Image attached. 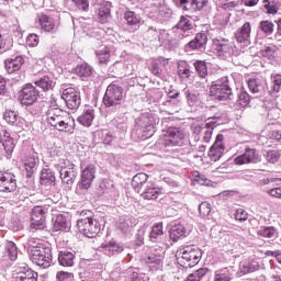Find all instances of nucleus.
<instances>
[{
    "label": "nucleus",
    "mask_w": 281,
    "mask_h": 281,
    "mask_svg": "<svg viewBox=\"0 0 281 281\" xmlns=\"http://www.w3.org/2000/svg\"><path fill=\"white\" fill-rule=\"evenodd\" d=\"M46 122L56 131L63 133H74V117L67 112L58 108V105H50L46 111Z\"/></svg>",
    "instance_id": "1"
},
{
    "label": "nucleus",
    "mask_w": 281,
    "mask_h": 281,
    "mask_svg": "<svg viewBox=\"0 0 281 281\" xmlns=\"http://www.w3.org/2000/svg\"><path fill=\"white\" fill-rule=\"evenodd\" d=\"M150 183L148 181V175L144 172H139L132 179V188L137 192V194H140L143 190Z\"/></svg>",
    "instance_id": "17"
},
{
    "label": "nucleus",
    "mask_w": 281,
    "mask_h": 281,
    "mask_svg": "<svg viewBox=\"0 0 281 281\" xmlns=\"http://www.w3.org/2000/svg\"><path fill=\"white\" fill-rule=\"evenodd\" d=\"M61 98L66 102L68 109L76 111L80 106V93L75 88H66L61 92Z\"/></svg>",
    "instance_id": "11"
},
{
    "label": "nucleus",
    "mask_w": 281,
    "mask_h": 281,
    "mask_svg": "<svg viewBox=\"0 0 281 281\" xmlns=\"http://www.w3.org/2000/svg\"><path fill=\"white\" fill-rule=\"evenodd\" d=\"M16 178L10 172H0V192H14Z\"/></svg>",
    "instance_id": "16"
},
{
    "label": "nucleus",
    "mask_w": 281,
    "mask_h": 281,
    "mask_svg": "<svg viewBox=\"0 0 281 281\" xmlns=\"http://www.w3.org/2000/svg\"><path fill=\"white\" fill-rule=\"evenodd\" d=\"M161 65L166 67L168 65V59L164 57H158L157 59H154L150 65V71L153 76H156L157 78H161V75L164 74V70L161 69Z\"/></svg>",
    "instance_id": "26"
},
{
    "label": "nucleus",
    "mask_w": 281,
    "mask_h": 281,
    "mask_svg": "<svg viewBox=\"0 0 281 281\" xmlns=\"http://www.w3.org/2000/svg\"><path fill=\"white\" fill-rule=\"evenodd\" d=\"M16 281H38V273L27 268L26 271L19 272Z\"/></svg>",
    "instance_id": "37"
},
{
    "label": "nucleus",
    "mask_w": 281,
    "mask_h": 281,
    "mask_svg": "<svg viewBox=\"0 0 281 281\" xmlns=\"http://www.w3.org/2000/svg\"><path fill=\"white\" fill-rule=\"evenodd\" d=\"M3 148L7 153V155H12V151L14 150V138L10 136V133L4 132L3 138H1Z\"/></svg>",
    "instance_id": "40"
},
{
    "label": "nucleus",
    "mask_w": 281,
    "mask_h": 281,
    "mask_svg": "<svg viewBox=\"0 0 281 281\" xmlns=\"http://www.w3.org/2000/svg\"><path fill=\"white\" fill-rule=\"evenodd\" d=\"M25 44L29 47H36V45H38V37H36V36H26L25 37Z\"/></svg>",
    "instance_id": "64"
},
{
    "label": "nucleus",
    "mask_w": 281,
    "mask_h": 281,
    "mask_svg": "<svg viewBox=\"0 0 281 281\" xmlns=\"http://www.w3.org/2000/svg\"><path fill=\"white\" fill-rule=\"evenodd\" d=\"M210 94L213 100H218V102L232 100V98H234V93L232 92V87L229 86V79L227 77H222L221 79L214 81L210 88Z\"/></svg>",
    "instance_id": "3"
},
{
    "label": "nucleus",
    "mask_w": 281,
    "mask_h": 281,
    "mask_svg": "<svg viewBox=\"0 0 281 281\" xmlns=\"http://www.w3.org/2000/svg\"><path fill=\"white\" fill-rule=\"evenodd\" d=\"M76 256L71 251H60L58 255V262L61 267H71L74 265Z\"/></svg>",
    "instance_id": "33"
},
{
    "label": "nucleus",
    "mask_w": 281,
    "mask_h": 281,
    "mask_svg": "<svg viewBox=\"0 0 281 281\" xmlns=\"http://www.w3.org/2000/svg\"><path fill=\"white\" fill-rule=\"evenodd\" d=\"M247 85L250 93H262L265 91V85L261 79L249 78Z\"/></svg>",
    "instance_id": "35"
},
{
    "label": "nucleus",
    "mask_w": 281,
    "mask_h": 281,
    "mask_svg": "<svg viewBox=\"0 0 281 281\" xmlns=\"http://www.w3.org/2000/svg\"><path fill=\"white\" fill-rule=\"evenodd\" d=\"M178 76L181 80H187L192 76V71L190 70V66L188 64L178 67Z\"/></svg>",
    "instance_id": "51"
},
{
    "label": "nucleus",
    "mask_w": 281,
    "mask_h": 281,
    "mask_svg": "<svg viewBox=\"0 0 281 281\" xmlns=\"http://www.w3.org/2000/svg\"><path fill=\"white\" fill-rule=\"evenodd\" d=\"M40 182L41 186H56V173L52 169H43Z\"/></svg>",
    "instance_id": "28"
},
{
    "label": "nucleus",
    "mask_w": 281,
    "mask_h": 281,
    "mask_svg": "<svg viewBox=\"0 0 281 281\" xmlns=\"http://www.w3.org/2000/svg\"><path fill=\"white\" fill-rule=\"evenodd\" d=\"M193 67L201 78H206L207 77V64L204 60H196L193 64Z\"/></svg>",
    "instance_id": "46"
},
{
    "label": "nucleus",
    "mask_w": 281,
    "mask_h": 281,
    "mask_svg": "<svg viewBox=\"0 0 281 281\" xmlns=\"http://www.w3.org/2000/svg\"><path fill=\"white\" fill-rule=\"evenodd\" d=\"M3 120H5L8 124L16 125V122H19V114L12 110H7L3 114Z\"/></svg>",
    "instance_id": "49"
},
{
    "label": "nucleus",
    "mask_w": 281,
    "mask_h": 281,
    "mask_svg": "<svg viewBox=\"0 0 281 281\" xmlns=\"http://www.w3.org/2000/svg\"><path fill=\"white\" fill-rule=\"evenodd\" d=\"M24 168L26 170V177H32L36 172L38 166V157L36 156H26L23 159Z\"/></svg>",
    "instance_id": "22"
},
{
    "label": "nucleus",
    "mask_w": 281,
    "mask_h": 281,
    "mask_svg": "<svg viewBox=\"0 0 281 281\" xmlns=\"http://www.w3.org/2000/svg\"><path fill=\"white\" fill-rule=\"evenodd\" d=\"M34 85H35V87H38L40 89H43L44 91H52V89H54V86L56 83L48 76H44V77L40 78L38 80H35Z\"/></svg>",
    "instance_id": "34"
},
{
    "label": "nucleus",
    "mask_w": 281,
    "mask_h": 281,
    "mask_svg": "<svg viewBox=\"0 0 281 281\" xmlns=\"http://www.w3.org/2000/svg\"><path fill=\"white\" fill-rule=\"evenodd\" d=\"M124 100V89L121 86L115 83H111L108 86L104 97H103V104L104 106H117L122 104Z\"/></svg>",
    "instance_id": "7"
},
{
    "label": "nucleus",
    "mask_w": 281,
    "mask_h": 281,
    "mask_svg": "<svg viewBox=\"0 0 281 281\" xmlns=\"http://www.w3.org/2000/svg\"><path fill=\"white\" fill-rule=\"evenodd\" d=\"M100 23H106L111 19V2L104 1L101 3L98 12Z\"/></svg>",
    "instance_id": "29"
},
{
    "label": "nucleus",
    "mask_w": 281,
    "mask_h": 281,
    "mask_svg": "<svg viewBox=\"0 0 281 281\" xmlns=\"http://www.w3.org/2000/svg\"><path fill=\"white\" fill-rule=\"evenodd\" d=\"M266 159L269 164H278L280 161V151L277 149H270L266 153Z\"/></svg>",
    "instance_id": "50"
},
{
    "label": "nucleus",
    "mask_w": 281,
    "mask_h": 281,
    "mask_svg": "<svg viewBox=\"0 0 281 281\" xmlns=\"http://www.w3.org/2000/svg\"><path fill=\"white\" fill-rule=\"evenodd\" d=\"M53 229H55V232L69 229V223L64 214H58L53 218Z\"/></svg>",
    "instance_id": "31"
},
{
    "label": "nucleus",
    "mask_w": 281,
    "mask_h": 281,
    "mask_svg": "<svg viewBox=\"0 0 281 281\" xmlns=\"http://www.w3.org/2000/svg\"><path fill=\"white\" fill-rule=\"evenodd\" d=\"M75 72L79 78H89L93 74V68L88 64H81L76 67Z\"/></svg>",
    "instance_id": "39"
},
{
    "label": "nucleus",
    "mask_w": 281,
    "mask_h": 281,
    "mask_svg": "<svg viewBox=\"0 0 281 281\" xmlns=\"http://www.w3.org/2000/svg\"><path fill=\"white\" fill-rule=\"evenodd\" d=\"M210 273L207 268H200L199 270L190 273L186 281H200L202 278H205Z\"/></svg>",
    "instance_id": "44"
},
{
    "label": "nucleus",
    "mask_w": 281,
    "mask_h": 281,
    "mask_svg": "<svg viewBox=\"0 0 281 281\" xmlns=\"http://www.w3.org/2000/svg\"><path fill=\"white\" fill-rule=\"evenodd\" d=\"M160 236H164V224L158 223L151 227L149 233V240L151 243H157Z\"/></svg>",
    "instance_id": "41"
},
{
    "label": "nucleus",
    "mask_w": 281,
    "mask_h": 281,
    "mask_svg": "<svg viewBox=\"0 0 281 281\" xmlns=\"http://www.w3.org/2000/svg\"><path fill=\"white\" fill-rule=\"evenodd\" d=\"M190 20L186 16H181L180 21L177 24V29L181 30L182 32H188L190 30Z\"/></svg>",
    "instance_id": "57"
},
{
    "label": "nucleus",
    "mask_w": 281,
    "mask_h": 281,
    "mask_svg": "<svg viewBox=\"0 0 281 281\" xmlns=\"http://www.w3.org/2000/svg\"><path fill=\"white\" fill-rule=\"evenodd\" d=\"M207 3H210L209 0H192L191 1V5L193 8V10L201 12V10H203V8H207Z\"/></svg>",
    "instance_id": "55"
},
{
    "label": "nucleus",
    "mask_w": 281,
    "mask_h": 281,
    "mask_svg": "<svg viewBox=\"0 0 281 281\" xmlns=\"http://www.w3.org/2000/svg\"><path fill=\"white\" fill-rule=\"evenodd\" d=\"M258 270V266L251 263V262H244L240 265V271L241 273L247 274V273H254V271Z\"/></svg>",
    "instance_id": "54"
},
{
    "label": "nucleus",
    "mask_w": 281,
    "mask_h": 281,
    "mask_svg": "<svg viewBox=\"0 0 281 281\" xmlns=\"http://www.w3.org/2000/svg\"><path fill=\"white\" fill-rule=\"evenodd\" d=\"M249 218V213L245 211V209H237L235 213V220L239 221V223H245Z\"/></svg>",
    "instance_id": "56"
},
{
    "label": "nucleus",
    "mask_w": 281,
    "mask_h": 281,
    "mask_svg": "<svg viewBox=\"0 0 281 281\" xmlns=\"http://www.w3.org/2000/svg\"><path fill=\"white\" fill-rule=\"evenodd\" d=\"M187 102L189 106H198L201 104V94L194 90H184Z\"/></svg>",
    "instance_id": "36"
},
{
    "label": "nucleus",
    "mask_w": 281,
    "mask_h": 281,
    "mask_svg": "<svg viewBox=\"0 0 281 281\" xmlns=\"http://www.w3.org/2000/svg\"><path fill=\"white\" fill-rule=\"evenodd\" d=\"M145 262L148 265L149 269H154V271H157L159 269V266L161 265V256L159 255H148L145 257Z\"/></svg>",
    "instance_id": "38"
},
{
    "label": "nucleus",
    "mask_w": 281,
    "mask_h": 281,
    "mask_svg": "<svg viewBox=\"0 0 281 281\" xmlns=\"http://www.w3.org/2000/svg\"><path fill=\"white\" fill-rule=\"evenodd\" d=\"M258 235L263 238H276L278 236V231L273 226H263L258 231Z\"/></svg>",
    "instance_id": "45"
},
{
    "label": "nucleus",
    "mask_w": 281,
    "mask_h": 281,
    "mask_svg": "<svg viewBox=\"0 0 281 281\" xmlns=\"http://www.w3.org/2000/svg\"><path fill=\"white\" fill-rule=\"evenodd\" d=\"M31 218L45 220V209L43 206L33 207Z\"/></svg>",
    "instance_id": "53"
},
{
    "label": "nucleus",
    "mask_w": 281,
    "mask_h": 281,
    "mask_svg": "<svg viewBox=\"0 0 281 281\" xmlns=\"http://www.w3.org/2000/svg\"><path fill=\"white\" fill-rule=\"evenodd\" d=\"M56 280L58 281H69L74 280V273L71 272H65V271H59L56 274Z\"/></svg>",
    "instance_id": "59"
},
{
    "label": "nucleus",
    "mask_w": 281,
    "mask_h": 281,
    "mask_svg": "<svg viewBox=\"0 0 281 281\" xmlns=\"http://www.w3.org/2000/svg\"><path fill=\"white\" fill-rule=\"evenodd\" d=\"M40 95L41 91H38L36 86L26 83L19 92V102L23 106H32V104H36V102H38Z\"/></svg>",
    "instance_id": "8"
},
{
    "label": "nucleus",
    "mask_w": 281,
    "mask_h": 281,
    "mask_svg": "<svg viewBox=\"0 0 281 281\" xmlns=\"http://www.w3.org/2000/svg\"><path fill=\"white\" fill-rule=\"evenodd\" d=\"M124 19L132 31L137 30V27H139V23H142V18H139V15L134 11H126Z\"/></svg>",
    "instance_id": "30"
},
{
    "label": "nucleus",
    "mask_w": 281,
    "mask_h": 281,
    "mask_svg": "<svg viewBox=\"0 0 281 281\" xmlns=\"http://www.w3.org/2000/svg\"><path fill=\"white\" fill-rule=\"evenodd\" d=\"M57 168H59L61 183L66 186L68 190H71L78 177V171H76V165H74V162H71L70 160L64 159L59 161Z\"/></svg>",
    "instance_id": "5"
},
{
    "label": "nucleus",
    "mask_w": 281,
    "mask_h": 281,
    "mask_svg": "<svg viewBox=\"0 0 281 281\" xmlns=\"http://www.w3.org/2000/svg\"><path fill=\"white\" fill-rule=\"evenodd\" d=\"M271 88L269 90L270 95H276L280 93L281 89V74L271 75Z\"/></svg>",
    "instance_id": "42"
},
{
    "label": "nucleus",
    "mask_w": 281,
    "mask_h": 281,
    "mask_svg": "<svg viewBox=\"0 0 281 281\" xmlns=\"http://www.w3.org/2000/svg\"><path fill=\"white\" fill-rule=\"evenodd\" d=\"M262 10L266 14L276 16L280 12V2L278 0H262Z\"/></svg>",
    "instance_id": "25"
},
{
    "label": "nucleus",
    "mask_w": 281,
    "mask_h": 281,
    "mask_svg": "<svg viewBox=\"0 0 281 281\" xmlns=\"http://www.w3.org/2000/svg\"><path fill=\"white\" fill-rule=\"evenodd\" d=\"M3 257L8 258L11 261L16 260V258H19V248L16 247V244H14L13 241H7L4 246Z\"/></svg>",
    "instance_id": "32"
},
{
    "label": "nucleus",
    "mask_w": 281,
    "mask_h": 281,
    "mask_svg": "<svg viewBox=\"0 0 281 281\" xmlns=\"http://www.w3.org/2000/svg\"><path fill=\"white\" fill-rule=\"evenodd\" d=\"M215 126L213 122L193 126V134L198 135L195 139L198 142H204V144H210Z\"/></svg>",
    "instance_id": "10"
},
{
    "label": "nucleus",
    "mask_w": 281,
    "mask_h": 281,
    "mask_svg": "<svg viewBox=\"0 0 281 281\" xmlns=\"http://www.w3.org/2000/svg\"><path fill=\"white\" fill-rule=\"evenodd\" d=\"M179 256V263L181 267L184 269H192V267L199 265V260H201L203 252L196 246H184L180 249Z\"/></svg>",
    "instance_id": "4"
},
{
    "label": "nucleus",
    "mask_w": 281,
    "mask_h": 281,
    "mask_svg": "<svg viewBox=\"0 0 281 281\" xmlns=\"http://www.w3.org/2000/svg\"><path fill=\"white\" fill-rule=\"evenodd\" d=\"M215 52L220 58L223 60H227V58H232V54H234V47L229 43H227L226 38L220 36V38L213 40Z\"/></svg>",
    "instance_id": "12"
},
{
    "label": "nucleus",
    "mask_w": 281,
    "mask_h": 281,
    "mask_svg": "<svg viewBox=\"0 0 281 281\" xmlns=\"http://www.w3.org/2000/svg\"><path fill=\"white\" fill-rule=\"evenodd\" d=\"M236 166H245V164H258L260 155L254 148H246L245 153L234 159Z\"/></svg>",
    "instance_id": "14"
},
{
    "label": "nucleus",
    "mask_w": 281,
    "mask_h": 281,
    "mask_svg": "<svg viewBox=\"0 0 281 281\" xmlns=\"http://www.w3.org/2000/svg\"><path fill=\"white\" fill-rule=\"evenodd\" d=\"M95 54L100 65H108L109 60H111V50L106 47L97 50Z\"/></svg>",
    "instance_id": "43"
},
{
    "label": "nucleus",
    "mask_w": 281,
    "mask_h": 281,
    "mask_svg": "<svg viewBox=\"0 0 281 281\" xmlns=\"http://www.w3.org/2000/svg\"><path fill=\"white\" fill-rule=\"evenodd\" d=\"M274 27H276V25L273 24V22H271L269 20L261 21L259 23V30H261V32H263V34H267V35L273 34Z\"/></svg>",
    "instance_id": "48"
},
{
    "label": "nucleus",
    "mask_w": 281,
    "mask_h": 281,
    "mask_svg": "<svg viewBox=\"0 0 281 281\" xmlns=\"http://www.w3.org/2000/svg\"><path fill=\"white\" fill-rule=\"evenodd\" d=\"M30 258L37 267L47 269L52 267V248L44 243L36 241V238L31 237L27 241Z\"/></svg>",
    "instance_id": "2"
},
{
    "label": "nucleus",
    "mask_w": 281,
    "mask_h": 281,
    "mask_svg": "<svg viewBox=\"0 0 281 281\" xmlns=\"http://www.w3.org/2000/svg\"><path fill=\"white\" fill-rule=\"evenodd\" d=\"M199 212L201 216H210V213L212 212V206L207 202H202L199 205Z\"/></svg>",
    "instance_id": "58"
},
{
    "label": "nucleus",
    "mask_w": 281,
    "mask_h": 281,
    "mask_svg": "<svg viewBox=\"0 0 281 281\" xmlns=\"http://www.w3.org/2000/svg\"><path fill=\"white\" fill-rule=\"evenodd\" d=\"M78 10L87 12L89 10V0H72Z\"/></svg>",
    "instance_id": "62"
},
{
    "label": "nucleus",
    "mask_w": 281,
    "mask_h": 281,
    "mask_svg": "<svg viewBox=\"0 0 281 281\" xmlns=\"http://www.w3.org/2000/svg\"><path fill=\"white\" fill-rule=\"evenodd\" d=\"M77 227L87 238H95L102 229L100 221L92 216L81 217L77 221Z\"/></svg>",
    "instance_id": "6"
},
{
    "label": "nucleus",
    "mask_w": 281,
    "mask_h": 281,
    "mask_svg": "<svg viewBox=\"0 0 281 281\" xmlns=\"http://www.w3.org/2000/svg\"><path fill=\"white\" fill-rule=\"evenodd\" d=\"M223 139H225V136L218 134L214 144L211 146L209 150L211 161H218V159L223 157V154L225 153V144H223Z\"/></svg>",
    "instance_id": "15"
},
{
    "label": "nucleus",
    "mask_w": 281,
    "mask_h": 281,
    "mask_svg": "<svg viewBox=\"0 0 281 281\" xmlns=\"http://www.w3.org/2000/svg\"><path fill=\"white\" fill-rule=\"evenodd\" d=\"M38 21L44 32H54L56 30V21H54V18L42 14L38 18Z\"/></svg>",
    "instance_id": "27"
},
{
    "label": "nucleus",
    "mask_w": 281,
    "mask_h": 281,
    "mask_svg": "<svg viewBox=\"0 0 281 281\" xmlns=\"http://www.w3.org/2000/svg\"><path fill=\"white\" fill-rule=\"evenodd\" d=\"M195 181L200 183V186H212V180L207 179V177L202 173L195 176Z\"/></svg>",
    "instance_id": "63"
},
{
    "label": "nucleus",
    "mask_w": 281,
    "mask_h": 281,
    "mask_svg": "<svg viewBox=\"0 0 281 281\" xmlns=\"http://www.w3.org/2000/svg\"><path fill=\"white\" fill-rule=\"evenodd\" d=\"M188 229H186V226L181 223H176L171 226L169 231V238L177 243V240H180V238H186Z\"/></svg>",
    "instance_id": "21"
},
{
    "label": "nucleus",
    "mask_w": 281,
    "mask_h": 281,
    "mask_svg": "<svg viewBox=\"0 0 281 281\" xmlns=\"http://www.w3.org/2000/svg\"><path fill=\"white\" fill-rule=\"evenodd\" d=\"M12 47V38L0 36V54L8 52Z\"/></svg>",
    "instance_id": "52"
},
{
    "label": "nucleus",
    "mask_w": 281,
    "mask_h": 281,
    "mask_svg": "<svg viewBox=\"0 0 281 281\" xmlns=\"http://www.w3.org/2000/svg\"><path fill=\"white\" fill-rule=\"evenodd\" d=\"M136 133L148 139L155 133V117L143 115L136 120Z\"/></svg>",
    "instance_id": "9"
},
{
    "label": "nucleus",
    "mask_w": 281,
    "mask_h": 281,
    "mask_svg": "<svg viewBox=\"0 0 281 281\" xmlns=\"http://www.w3.org/2000/svg\"><path fill=\"white\" fill-rule=\"evenodd\" d=\"M32 229H45V220L31 218Z\"/></svg>",
    "instance_id": "61"
},
{
    "label": "nucleus",
    "mask_w": 281,
    "mask_h": 281,
    "mask_svg": "<svg viewBox=\"0 0 281 281\" xmlns=\"http://www.w3.org/2000/svg\"><path fill=\"white\" fill-rule=\"evenodd\" d=\"M93 120H95V111L93 109H88L82 112V114L77 119L79 124L89 128L91 124H93Z\"/></svg>",
    "instance_id": "24"
},
{
    "label": "nucleus",
    "mask_w": 281,
    "mask_h": 281,
    "mask_svg": "<svg viewBox=\"0 0 281 281\" xmlns=\"http://www.w3.org/2000/svg\"><path fill=\"white\" fill-rule=\"evenodd\" d=\"M24 63H25V59L23 58V56H15V57L5 59L4 67L8 74H14V71L21 70V67H23Z\"/></svg>",
    "instance_id": "18"
},
{
    "label": "nucleus",
    "mask_w": 281,
    "mask_h": 281,
    "mask_svg": "<svg viewBox=\"0 0 281 281\" xmlns=\"http://www.w3.org/2000/svg\"><path fill=\"white\" fill-rule=\"evenodd\" d=\"M206 43L207 36H195L194 40L189 43V47H191V49H201L205 47Z\"/></svg>",
    "instance_id": "47"
},
{
    "label": "nucleus",
    "mask_w": 281,
    "mask_h": 281,
    "mask_svg": "<svg viewBox=\"0 0 281 281\" xmlns=\"http://www.w3.org/2000/svg\"><path fill=\"white\" fill-rule=\"evenodd\" d=\"M95 165H88L81 172V179L78 183L80 190H89L93 183V179H95Z\"/></svg>",
    "instance_id": "13"
},
{
    "label": "nucleus",
    "mask_w": 281,
    "mask_h": 281,
    "mask_svg": "<svg viewBox=\"0 0 281 281\" xmlns=\"http://www.w3.org/2000/svg\"><path fill=\"white\" fill-rule=\"evenodd\" d=\"M161 194V189L155 187L153 182H149L140 193V196L147 201H155Z\"/></svg>",
    "instance_id": "20"
},
{
    "label": "nucleus",
    "mask_w": 281,
    "mask_h": 281,
    "mask_svg": "<svg viewBox=\"0 0 281 281\" xmlns=\"http://www.w3.org/2000/svg\"><path fill=\"white\" fill-rule=\"evenodd\" d=\"M235 273L234 267L223 268L215 272L214 281H232Z\"/></svg>",
    "instance_id": "23"
},
{
    "label": "nucleus",
    "mask_w": 281,
    "mask_h": 281,
    "mask_svg": "<svg viewBox=\"0 0 281 281\" xmlns=\"http://www.w3.org/2000/svg\"><path fill=\"white\" fill-rule=\"evenodd\" d=\"M238 100L241 106H247V104H249L251 100V97H249V93H247V91H241L239 93Z\"/></svg>",
    "instance_id": "60"
},
{
    "label": "nucleus",
    "mask_w": 281,
    "mask_h": 281,
    "mask_svg": "<svg viewBox=\"0 0 281 281\" xmlns=\"http://www.w3.org/2000/svg\"><path fill=\"white\" fill-rule=\"evenodd\" d=\"M99 251H102L105 256H115V254H122L124 251V246L117 244L116 241H110L102 244L99 247Z\"/></svg>",
    "instance_id": "19"
}]
</instances>
